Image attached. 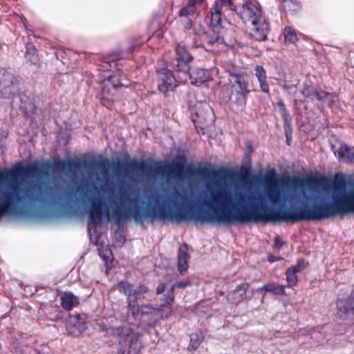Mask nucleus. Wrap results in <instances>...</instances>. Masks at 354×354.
I'll list each match as a JSON object with an SVG mask.
<instances>
[{
    "instance_id": "dca6fc26",
    "label": "nucleus",
    "mask_w": 354,
    "mask_h": 354,
    "mask_svg": "<svg viewBox=\"0 0 354 354\" xmlns=\"http://www.w3.org/2000/svg\"><path fill=\"white\" fill-rule=\"evenodd\" d=\"M209 78L207 71L199 67H193L190 70L189 79L192 84H201Z\"/></svg>"
},
{
    "instance_id": "423d86ee",
    "label": "nucleus",
    "mask_w": 354,
    "mask_h": 354,
    "mask_svg": "<svg viewBox=\"0 0 354 354\" xmlns=\"http://www.w3.org/2000/svg\"><path fill=\"white\" fill-rule=\"evenodd\" d=\"M227 89L230 90L231 97L236 100H242L248 92L244 77L237 74L230 75Z\"/></svg>"
},
{
    "instance_id": "f3484780",
    "label": "nucleus",
    "mask_w": 354,
    "mask_h": 354,
    "mask_svg": "<svg viewBox=\"0 0 354 354\" xmlns=\"http://www.w3.org/2000/svg\"><path fill=\"white\" fill-rule=\"evenodd\" d=\"M338 307L340 310L344 311L347 319L354 322V290L346 301H339Z\"/></svg>"
},
{
    "instance_id": "7c9ffc66",
    "label": "nucleus",
    "mask_w": 354,
    "mask_h": 354,
    "mask_svg": "<svg viewBox=\"0 0 354 354\" xmlns=\"http://www.w3.org/2000/svg\"><path fill=\"white\" fill-rule=\"evenodd\" d=\"M148 292L149 290L147 287L144 286H140L138 290H134L133 294V298L136 299V301H138V299H145V295Z\"/></svg>"
},
{
    "instance_id": "9d476101",
    "label": "nucleus",
    "mask_w": 354,
    "mask_h": 354,
    "mask_svg": "<svg viewBox=\"0 0 354 354\" xmlns=\"http://www.w3.org/2000/svg\"><path fill=\"white\" fill-rule=\"evenodd\" d=\"M176 86V80L171 71L163 70L159 73L158 88L160 92L165 94L173 91Z\"/></svg>"
},
{
    "instance_id": "2eb2a0df",
    "label": "nucleus",
    "mask_w": 354,
    "mask_h": 354,
    "mask_svg": "<svg viewBox=\"0 0 354 354\" xmlns=\"http://www.w3.org/2000/svg\"><path fill=\"white\" fill-rule=\"evenodd\" d=\"M306 267L305 262L299 259L297 261V263L288 268L286 272V281L289 287H294L297 284L298 278L297 277V273L301 271Z\"/></svg>"
},
{
    "instance_id": "e433bc0d",
    "label": "nucleus",
    "mask_w": 354,
    "mask_h": 354,
    "mask_svg": "<svg viewBox=\"0 0 354 354\" xmlns=\"http://www.w3.org/2000/svg\"><path fill=\"white\" fill-rule=\"evenodd\" d=\"M191 346L194 348L196 349L199 344H200V339H199V337L198 336V335L196 334H193L191 335Z\"/></svg>"
},
{
    "instance_id": "c9c22d12",
    "label": "nucleus",
    "mask_w": 354,
    "mask_h": 354,
    "mask_svg": "<svg viewBox=\"0 0 354 354\" xmlns=\"http://www.w3.org/2000/svg\"><path fill=\"white\" fill-rule=\"evenodd\" d=\"M100 165L102 167H106V166L111 167L113 169H116L119 167L120 162H119V161H118L116 162L110 163L109 160L105 159L100 163Z\"/></svg>"
},
{
    "instance_id": "aec40b11",
    "label": "nucleus",
    "mask_w": 354,
    "mask_h": 354,
    "mask_svg": "<svg viewBox=\"0 0 354 354\" xmlns=\"http://www.w3.org/2000/svg\"><path fill=\"white\" fill-rule=\"evenodd\" d=\"M62 306L67 310H70L79 303L78 298L73 293L66 292L61 296Z\"/></svg>"
},
{
    "instance_id": "2f4dec72",
    "label": "nucleus",
    "mask_w": 354,
    "mask_h": 354,
    "mask_svg": "<svg viewBox=\"0 0 354 354\" xmlns=\"http://www.w3.org/2000/svg\"><path fill=\"white\" fill-rule=\"evenodd\" d=\"M175 289V286H172L170 290L167 292V295L165 299V303L162 306H168L172 305L174 301V290Z\"/></svg>"
},
{
    "instance_id": "393cba45",
    "label": "nucleus",
    "mask_w": 354,
    "mask_h": 354,
    "mask_svg": "<svg viewBox=\"0 0 354 354\" xmlns=\"http://www.w3.org/2000/svg\"><path fill=\"white\" fill-rule=\"evenodd\" d=\"M127 301L128 317L131 316L133 319H140V307L138 305V301L132 299Z\"/></svg>"
},
{
    "instance_id": "9b49d317",
    "label": "nucleus",
    "mask_w": 354,
    "mask_h": 354,
    "mask_svg": "<svg viewBox=\"0 0 354 354\" xmlns=\"http://www.w3.org/2000/svg\"><path fill=\"white\" fill-rule=\"evenodd\" d=\"M198 123L202 124V129L212 125L214 120V115L211 107L207 104L203 106L201 109L196 112Z\"/></svg>"
},
{
    "instance_id": "412c9836",
    "label": "nucleus",
    "mask_w": 354,
    "mask_h": 354,
    "mask_svg": "<svg viewBox=\"0 0 354 354\" xmlns=\"http://www.w3.org/2000/svg\"><path fill=\"white\" fill-rule=\"evenodd\" d=\"M335 153L344 161H351L354 159V147H349L346 145H342Z\"/></svg>"
},
{
    "instance_id": "f257e3e1",
    "label": "nucleus",
    "mask_w": 354,
    "mask_h": 354,
    "mask_svg": "<svg viewBox=\"0 0 354 354\" xmlns=\"http://www.w3.org/2000/svg\"><path fill=\"white\" fill-rule=\"evenodd\" d=\"M263 183L267 187L265 201L271 205L308 201H328L330 204L306 207L297 209L278 211L273 214L260 216L246 207L251 199L236 192H201L197 194L173 189L157 198L153 209L160 217L171 220L186 218L187 213L218 212L217 218L223 223L258 221H315L326 218L340 213L354 211V185L347 186L343 181L307 183L305 178L292 176L279 180L274 174H266Z\"/></svg>"
},
{
    "instance_id": "4468645a",
    "label": "nucleus",
    "mask_w": 354,
    "mask_h": 354,
    "mask_svg": "<svg viewBox=\"0 0 354 354\" xmlns=\"http://www.w3.org/2000/svg\"><path fill=\"white\" fill-rule=\"evenodd\" d=\"M267 24H249L247 32L257 41H263L266 38L268 33Z\"/></svg>"
},
{
    "instance_id": "6ab92c4d",
    "label": "nucleus",
    "mask_w": 354,
    "mask_h": 354,
    "mask_svg": "<svg viewBox=\"0 0 354 354\" xmlns=\"http://www.w3.org/2000/svg\"><path fill=\"white\" fill-rule=\"evenodd\" d=\"M124 78H122V75L120 72H117L115 74L110 76L108 80L105 82L104 87L103 88V95H105L106 92H109L106 90V87L111 85L113 88H118L120 86H125V83L124 82ZM104 98L105 96L103 97Z\"/></svg>"
},
{
    "instance_id": "7ed1b4c3",
    "label": "nucleus",
    "mask_w": 354,
    "mask_h": 354,
    "mask_svg": "<svg viewBox=\"0 0 354 354\" xmlns=\"http://www.w3.org/2000/svg\"><path fill=\"white\" fill-rule=\"evenodd\" d=\"M119 354H139L140 344L139 335L130 325L118 329Z\"/></svg>"
},
{
    "instance_id": "bb28decb",
    "label": "nucleus",
    "mask_w": 354,
    "mask_h": 354,
    "mask_svg": "<svg viewBox=\"0 0 354 354\" xmlns=\"http://www.w3.org/2000/svg\"><path fill=\"white\" fill-rule=\"evenodd\" d=\"M284 39L286 44H295L299 39L295 30L290 26H287L284 29Z\"/></svg>"
},
{
    "instance_id": "a19ab883",
    "label": "nucleus",
    "mask_w": 354,
    "mask_h": 354,
    "mask_svg": "<svg viewBox=\"0 0 354 354\" xmlns=\"http://www.w3.org/2000/svg\"><path fill=\"white\" fill-rule=\"evenodd\" d=\"M102 252L105 253L104 255L103 256V258L105 259L106 257V259H109L111 254V251L109 249L105 248L103 251L100 252V254H101Z\"/></svg>"
},
{
    "instance_id": "49530a36",
    "label": "nucleus",
    "mask_w": 354,
    "mask_h": 354,
    "mask_svg": "<svg viewBox=\"0 0 354 354\" xmlns=\"http://www.w3.org/2000/svg\"><path fill=\"white\" fill-rule=\"evenodd\" d=\"M248 174H244V175H241L240 178H239V180L241 181V182H243V183H246L247 182V178H248Z\"/></svg>"
},
{
    "instance_id": "c85d7f7f",
    "label": "nucleus",
    "mask_w": 354,
    "mask_h": 354,
    "mask_svg": "<svg viewBox=\"0 0 354 354\" xmlns=\"http://www.w3.org/2000/svg\"><path fill=\"white\" fill-rule=\"evenodd\" d=\"M176 53L178 56V60L192 61V56L187 52L185 46L178 45L176 48Z\"/></svg>"
},
{
    "instance_id": "cd10ccee",
    "label": "nucleus",
    "mask_w": 354,
    "mask_h": 354,
    "mask_svg": "<svg viewBox=\"0 0 354 354\" xmlns=\"http://www.w3.org/2000/svg\"><path fill=\"white\" fill-rule=\"evenodd\" d=\"M26 59L32 64L38 62V57L36 54V48L30 44H26Z\"/></svg>"
},
{
    "instance_id": "20e7f679",
    "label": "nucleus",
    "mask_w": 354,
    "mask_h": 354,
    "mask_svg": "<svg viewBox=\"0 0 354 354\" xmlns=\"http://www.w3.org/2000/svg\"><path fill=\"white\" fill-rule=\"evenodd\" d=\"M19 80L16 73L9 68L0 69V97L9 98L15 95L19 88Z\"/></svg>"
},
{
    "instance_id": "4be33fe9",
    "label": "nucleus",
    "mask_w": 354,
    "mask_h": 354,
    "mask_svg": "<svg viewBox=\"0 0 354 354\" xmlns=\"http://www.w3.org/2000/svg\"><path fill=\"white\" fill-rule=\"evenodd\" d=\"M302 93L304 97L309 98L310 100H323L328 96L327 93L324 92L319 93L311 86H305L302 91Z\"/></svg>"
},
{
    "instance_id": "f03ea898",
    "label": "nucleus",
    "mask_w": 354,
    "mask_h": 354,
    "mask_svg": "<svg viewBox=\"0 0 354 354\" xmlns=\"http://www.w3.org/2000/svg\"><path fill=\"white\" fill-rule=\"evenodd\" d=\"M156 170L168 171L179 179L183 178L184 176L190 178L198 176L214 179L224 178L220 171L211 170L207 168L194 169L189 167L184 168L180 163H173L164 167H156Z\"/></svg>"
},
{
    "instance_id": "ea45409f",
    "label": "nucleus",
    "mask_w": 354,
    "mask_h": 354,
    "mask_svg": "<svg viewBox=\"0 0 354 354\" xmlns=\"http://www.w3.org/2000/svg\"><path fill=\"white\" fill-rule=\"evenodd\" d=\"M165 289V285L162 283H159L156 288V294L159 295L164 292Z\"/></svg>"
},
{
    "instance_id": "39448f33",
    "label": "nucleus",
    "mask_w": 354,
    "mask_h": 354,
    "mask_svg": "<svg viewBox=\"0 0 354 354\" xmlns=\"http://www.w3.org/2000/svg\"><path fill=\"white\" fill-rule=\"evenodd\" d=\"M237 14L243 22H260L262 17L261 6L257 1H246Z\"/></svg>"
},
{
    "instance_id": "79ce46f5",
    "label": "nucleus",
    "mask_w": 354,
    "mask_h": 354,
    "mask_svg": "<svg viewBox=\"0 0 354 354\" xmlns=\"http://www.w3.org/2000/svg\"><path fill=\"white\" fill-rule=\"evenodd\" d=\"M281 113L282 117L284 118L285 123L287 124L289 122V115L287 111H283Z\"/></svg>"
},
{
    "instance_id": "473e14b6",
    "label": "nucleus",
    "mask_w": 354,
    "mask_h": 354,
    "mask_svg": "<svg viewBox=\"0 0 354 354\" xmlns=\"http://www.w3.org/2000/svg\"><path fill=\"white\" fill-rule=\"evenodd\" d=\"M248 288H249L248 283H242V284L239 285L236 288V290L234 292V295H236L239 291H242V292L241 294V297L239 298V301H241L245 297L246 292H247Z\"/></svg>"
},
{
    "instance_id": "1a4fd4ad",
    "label": "nucleus",
    "mask_w": 354,
    "mask_h": 354,
    "mask_svg": "<svg viewBox=\"0 0 354 354\" xmlns=\"http://www.w3.org/2000/svg\"><path fill=\"white\" fill-rule=\"evenodd\" d=\"M19 196L18 185H11L6 190L0 188V217L7 211L8 205L12 201L17 199Z\"/></svg>"
},
{
    "instance_id": "ddd939ff",
    "label": "nucleus",
    "mask_w": 354,
    "mask_h": 354,
    "mask_svg": "<svg viewBox=\"0 0 354 354\" xmlns=\"http://www.w3.org/2000/svg\"><path fill=\"white\" fill-rule=\"evenodd\" d=\"M205 0H187L186 6H183L178 11V15L189 19V22H192V18L196 15V6H201Z\"/></svg>"
},
{
    "instance_id": "f8f14e48",
    "label": "nucleus",
    "mask_w": 354,
    "mask_h": 354,
    "mask_svg": "<svg viewBox=\"0 0 354 354\" xmlns=\"http://www.w3.org/2000/svg\"><path fill=\"white\" fill-rule=\"evenodd\" d=\"M159 309L149 305L140 306V320L149 326H153L157 322Z\"/></svg>"
},
{
    "instance_id": "a18cd8bd",
    "label": "nucleus",
    "mask_w": 354,
    "mask_h": 354,
    "mask_svg": "<svg viewBox=\"0 0 354 354\" xmlns=\"http://www.w3.org/2000/svg\"><path fill=\"white\" fill-rule=\"evenodd\" d=\"M223 44V39H221V38H217L215 41H209V44H211V45H214L215 44Z\"/></svg>"
},
{
    "instance_id": "37998d69",
    "label": "nucleus",
    "mask_w": 354,
    "mask_h": 354,
    "mask_svg": "<svg viewBox=\"0 0 354 354\" xmlns=\"http://www.w3.org/2000/svg\"><path fill=\"white\" fill-rule=\"evenodd\" d=\"M277 105L279 106V109H280V111L281 113H282L283 111H286V108H285V105L283 104V102L280 100L277 102Z\"/></svg>"
},
{
    "instance_id": "de8ad7c7",
    "label": "nucleus",
    "mask_w": 354,
    "mask_h": 354,
    "mask_svg": "<svg viewBox=\"0 0 354 354\" xmlns=\"http://www.w3.org/2000/svg\"><path fill=\"white\" fill-rule=\"evenodd\" d=\"M268 260L270 262V263H272V262H274L275 261H277V258L274 257V256L272 255H270L268 256Z\"/></svg>"
},
{
    "instance_id": "72a5a7b5",
    "label": "nucleus",
    "mask_w": 354,
    "mask_h": 354,
    "mask_svg": "<svg viewBox=\"0 0 354 354\" xmlns=\"http://www.w3.org/2000/svg\"><path fill=\"white\" fill-rule=\"evenodd\" d=\"M256 76L259 81H262L266 79V71L261 66H257L255 67Z\"/></svg>"
},
{
    "instance_id": "0eeeda50",
    "label": "nucleus",
    "mask_w": 354,
    "mask_h": 354,
    "mask_svg": "<svg viewBox=\"0 0 354 354\" xmlns=\"http://www.w3.org/2000/svg\"><path fill=\"white\" fill-rule=\"evenodd\" d=\"M38 170L36 165H30L19 169H12L8 171L0 172V180H6L8 181H15L19 177L34 175Z\"/></svg>"
},
{
    "instance_id": "5701e85b",
    "label": "nucleus",
    "mask_w": 354,
    "mask_h": 354,
    "mask_svg": "<svg viewBox=\"0 0 354 354\" xmlns=\"http://www.w3.org/2000/svg\"><path fill=\"white\" fill-rule=\"evenodd\" d=\"M187 250H188L187 246L185 244L180 245V247L179 248L178 268L179 272H180L183 271H185L188 268Z\"/></svg>"
},
{
    "instance_id": "a878e982",
    "label": "nucleus",
    "mask_w": 354,
    "mask_h": 354,
    "mask_svg": "<svg viewBox=\"0 0 354 354\" xmlns=\"http://www.w3.org/2000/svg\"><path fill=\"white\" fill-rule=\"evenodd\" d=\"M117 288L120 292H122L127 296V301L134 299L133 295L134 289L127 281L119 282L117 285Z\"/></svg>"
},
{
    "instance_id": "a211bd4d",
    "label": "nucleus",
    "mask_w": 354,
    "mask_h": 354,
    "mask_svg": "<svg viewBox=\"0 0 354 354\" xmlns=\"http://www.w3.org/2000/svg\"><path fill=\"white\" fill-rule=\"evenodd\" d=\"M257 291L260 292H270L277 295H285V287L283 285L277 284L273 282L264 284Z\"/></svg>"
},
{
    "instance_id": "c03bdc74",
    "label": "nucleus",
    "mask_w": 354,
    "mask_h": 354,
    "mask_svg": "<svg viewBox=\"0 0 354 354\" xmlns=\"http://www.w3.org/2000/svg\"><path fill=\"white\" fill-rule=\"evenodd\" d=\"M188 285V283L187 282H180V283H178L176 284H175V288L177 287V288H185Z\"/></svg>"
},
{
    "instance_id": "f704fd0d",
    "label": "nucleus",
    "mask_w": 354,
    "mask_h": 354,
    "mask_svg": "<svg viewBox=\"0 0 354 354\" xmlns=\"http://www.w3.org/2000/svg\"><path fill=\"white\" fill-rule=\"evenodd\" d=\"M190 61L178 60L177 67L180 71L187 73L190 71L188 63Z\"/></svg>"
},
{
    "instance_id": "58836bf2",
    "label": "nucleus",
    "mask_w": 354,
    "mask_h": 354,
    "mask_svg": "<svg viewBox=\"0 0 354 354\" xmlns=\"http://www.w3.org/2000/svg\"><path fill=\"white\" fill-rule=\"evenodd\" d=\"M259 84H260V87H261V90L265 93H268L269 91V86L266 83V80H263L262 81H259Z\"/></svg>"
},
{
    "instance_id": "c756f323",
    "label": "nucleus",
    "mask_w": 354,
    "mask_h": 354,
    "mask_svg": "<svg viewBox=\"0 0 354 354\" xmlns=\"http://www.w3.org/2000/svg\"><path fill=\"white\" fill-rule=\"evenodd\" d=\"M284 10L290 12H295L300 8V2L299 0H289L283 5Z\"/></svg>"
},
{
    "instance_id": "6e6552de",
    "label": "nucleus",
    "mask_w": 354,
    "mask_h": 354,
    "mask_svg": "<svg viewBox=\"0 0 354 354\" xmlns=\"http://www.w3.org/2000/svg\"><path fill=\"white\" fill-rule=\"evenodd\" d=\"M85 317L81 315H70L66 321V329L71 335L78 337L86 330Z\"/></svg>"
},
{
    "instance_id": "b1692460",
    "label": "nucleus",
    "mask_w": 354,
    "mask_h": 354,
    "mask_svg": "<svg viewBox=\"0 0 354 354\" xmlns=\"http://www.w3.org/2000/svg\"><path fill=\"white\" fill-rule=\"evenodd\" d=\"M211 22H221L223 13V6H221L220 1H215L212 7L210 8Z\"/></svg>"
},
{
    "instance_id": "4c0bfd02",
    "label": "nucleus",
    "mask_w": 354,
    "mask_h": 354,
    "mask_svg": "<svg viewBox=\"0 0 354 354\" xmlns=\"http://www.w3.org/2000/svg\"><path fill=\"white\" fill-rule=\"evenodd\" d=\"M283 244L284 242L279 236L274 238V248L276 249L279 250Z\"/></svg>"
}]
</instances>
